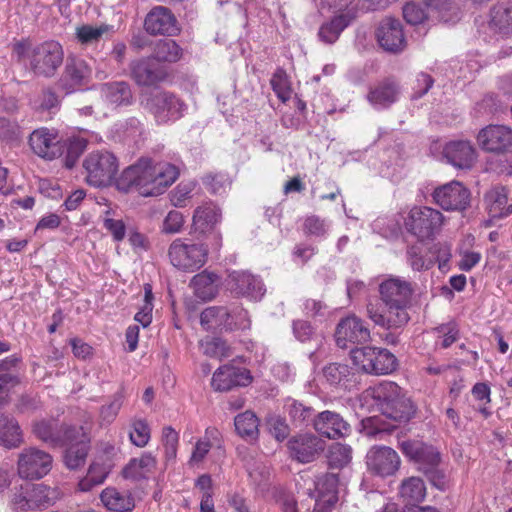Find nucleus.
Instances as JSON below:
<instances>
[{"instance_id":"f257e3e1","label":"nucleus","mask_w":512,"mask_h":512,"mask_svg":"<svg viewBox=\"0 0 512 512\" xmlns=\"http://www.w3.org/2000/svg\"><path fill=\"white\" fill-rule=\"evenodd\" d=\"M380 303L367 304V316L375 325L385 329L403 328L410 321L413 288L410 282L389 278L379 285Z\"/></svg>"},{"instance_id":"f03ea898","label":"nucleus","mask_w":512,"mask_h":512,"mask_svg":"<svg viewBox=\"0 0 512 512\" xmlns=\"http://www.w3.org/2000/svg\"><path fill=\"white\" fill-rule=\"evenodd\" d=\"M177 177L178 170L174 165L167 162L153 163L150 158L142 157L121 173L117 186L123 191L135 187L148 196L172 185Z\"/></svg>"},{"instance_id":"7ed1b4c3","label":"nucleus","mask_w":512,"mask_h":512,"mask_svg":"<svg viewBox=\"0 0 512 512\" xmlns=\"http://www.w3.org/2000/svg\"><path fill=\"white\" fill-rule=\"evenodd\" d=\"M373 399L381 413L395 422H408L415 414L411 399L395 382L379 384L373 390Z\"/></svg>"},{"instance_id":"20e7f679","label":"nucleus","mask_w":512,"mask_h":512,"mask_svg":"<svg viewBox=\"0 0 512 512\" xmlns=\"http://www.w3.org/2000/svg\"><path fill=\"white\" fill-rule=\"evenodd\" d=\"M403 454L417 464V470L423 473L437 489L446 487V475L440 468L441 455L431 445L418 440L403 441L400 445Z\"/></svg>"},{"instance_id":"39448f33","label":"nucleus","mask_w":512,"mask_h":512,"mask_svg":"<svg viewBox=\"0 0 512 512\" xmlns=\"http://www.w3.org/2000/svg\"><path fill=\"white\" fill-rule=\"evenodd\" d=\"M208 253V244L187 238L173 240L168 248L170 263L183 272H194L203 267L207 262Z\"/></svg>"},{"instance_id":"423d86ee","label":"nucleus","mask_w":512,"mask_h":512,"mask_svg":"<svg viewBox=\"0 0 512 512\" xmlns=\"http://www.w3.org/2000/svg\"><path fill=\"white\" fill-rule=\"evenodd\" d=\"M141 104L154 116L158 124L177 121L187 110V104L181 98L167 91L143 95Z\"/></svg>"},{"instance_id":"0eeeda50","label":"nucleus","mask_w":512,"mask_h":512,"mask_svg":"<svg viewBox=\"0 0 512 512\" xmlns=\"http://www.w3.org/2000/svg\"><path fill=\"white\" fill-rule=\"evenodd\" d=\"M353 364L363 372L372 375H385L397 368V359L385 348L364 346L351 349Z\"/></svg>"},{"instance_id":"6e6552de","label":"nucleus","mask_w":512,"mask_h":512,"mask_svg":"<svg viewBox=\"0 0 512 512\" xmlns=\"http://www.w3.org/2000/svg\"><path fill=\"white\" fill-rule=\"evenodd\" d=\"M86 181L94 187H106L112 183L118 172V160L108 151L90 153L83 162Z\"/></svg>"},{"instance_id":"1a4fd4ad","label":"nucleus","mask_w":512,"mask_h":512,"mask_svg":"<svg viewBox=\"0 0 512 512\" xmlns=\"http://www.w3.org/2000/svg\"><path fill=\"white\" fill-rule=\"evenodd\" d=\"M442 223V213L426 206L413 207L405 220L408 232L421 241L433 238L439 232Z\"/></svg>"},{"instance_id":"9d476101","label":"nucleus","mask_w":512,"mask_h":512,"mask_svg":"<svg viewBox=\"0 0 512 512\" xmlns=\"http://www.w3.org/2000/svg\"><path fill=\"white\" fill-rule=\"evenodd\" d=\"M30 67L34 74L51 77L63 62L62 46L56 41H46L35 46L29 55Z\"/></svg>"},{"instance_id":"9b49d317","label":"nucleus","mask_w":512,"mask_h":512,"mask_svg":"<svg viewBox=\"0 0 512 512\" xmlns=\"http://www.w3.org/2000/svg\"><path fill=\"white\" fill-rule=\"evenodd\" d=\"M52 456L39 448L28 447L18 456L17 471L21 478L29 480L41 479L52 469Z\"/></svg>"},{"instance_id":"f8f14e48","label":"nucleus","mask_w":512,"mask_h":512,"mask_svg":"<svg viewBox=\"0 0 512 512\" xmlns=\"http://www.w3.org/2000/svg\"><path fill=\"white\" fill-rule=\"evenodd\" d=\"M325 446V441L311 432L297 433L287 442L290 458L302 464L316 460L324 452Z\"/></svg>"},{"instance_id":"ddd939ff","label":"nucleus","mask_w":512,"mask_h":512,"mask_svg":"<svg viewBox=\"0 0 512 512\" xmlns=\"http://www.w3.org/2000/svg\"><path fill=\"white\" fill-rule=\"evenodd\" d=\"M68 433L71 435L65 439L64 445H67V448L63 455V461L68 469L76 470L86 463L90 450V438L83 426H76Z\"/></svg>"},{"instance_id":"4468645a","label":"nucleus","mask_w":512,"mask_h":512,"mask_svg":"<svg viewBox=\"0 0 512 512\" xmlns=\"http://www.w3.org/2000/svg\"><path fill=\"white\" fill-rule=\"evenodd\" d=\"M434 202L446 211H463L470 205V191L459 181L437 187L432 194Z\"/></svg>"},{"instance_id":"2eb2a0df","label":"nucleus","mask_w":512,"mask_h":512,"mask_svg":"<svg viewBox=\"0 0 512 512\" xmlns=\"http://www.w3.org/2000/svg\"><path fill=\"white\" fill-rule=\"evenodd\" d=\"M338 475L325 473L314 481L315 489H308V495L315 500L314 512H328L338 500Z\"/></svg>"},{"instance_id":"dca6fc26","label":"nucleus","mask_w":512,"mask_h":512,"mask_svg":"<svg viewBox=\"0 0 512 512\" xmlns=\"http://www.w3.org/2000/svg\"><path fill=\"white\" fill-rule=\"evenodd\" d=\"M368 470L380 477L394 475L400 467V457L397 452L387 446H373L367 453Z\"/></svg>"},{"instance_id":"f3484780","label":"nucleus","mask_w":512,"mask_h":512,"mask_svg":"<svg viewBox=\"0 0 512 512\" xmlns=\"http://www.w3.org/2000/svg\"><path fill=\"white\" fill-rule=\"evenodd\" d=\"M477 142L486 152L504 153L512 147V128L490 124L478 132Z\"/></svg>"},{"instance_id":"a211bd4d","label":"nucleus","mask_w":512,"mask_h":512,"mask_svg":"<svg viewBox=\"0 0 512 512\" xmlns=\"http://www.w3.org/2000/svg\"><path fill=\"white\" fill-rule=\"evenodd\" d=\"M220 209L212 202L204 203L197 207L193 213V229L194 232L212 237L214 247L217 249L221 246V234L215 229L216 224L220 221Z\"/></svg>"},{"instance_id":"6ab92c4d","label":"nucleus","mask_w":512,"mask_h":512,"mask_svg":"<svg viewBox=\"0 0 512 512\" xmlns=\"http://www.w3.org/2000/svg\"><path fill=\"white\" fill-rule=\"evenodd\" d=\"M335 340L340 348H347L348 344H361L370 340V330L365 322L351 315L343 318L337 324Z\"/></svg>"},{"instance_id":"aec40b11","label":"nucleus","mask_w":512,"mask_h":512,"mask_svg":"<svg viewBox=\"0 0 512 512\" xmlns=\"http://www.w3.org/2000/svg\"><path fill=\"white\" fill-rule=\"evenodd\" d=\"M376 37L379 45L387 52L399 53L406 46L403 26L395 18L383 19L377 28Z\"/></svg>"},{"instance_id":"412c9836","label":"nucleus","mask_w":512,"mask_h":512,"mask_svg":"<svg viewBox=\"0 0 512 512\" xmlns=\"http://www.w3.org/2000/svg\"><path fill=\"white\" fill-rule=\"evenodd\" d=\"M227 285L235 294L255 301L261 300L266 292L261 279L246 271L229 273Z\"/></svg>"},{"instance_id":"4be33fe9","label":"nucleus","mask_w":512,"mask_h":512,"mask_svg":"<svg viewBox=\"0 0 512 512\" xmlns=\"http://www.w3.org/2000/svg\"><path fill=\"white\" fill-rule=\"evenodd\" d=\"M76 426L59 424L56 419L37 420L32 425V433L34 436L49 444L52 447L63 446L65 439L71 435L68 433L74 430Z\"/></svg>"},{"instance_id":"5701e85b","label":"nucleus","mask_w":512,"mask_h":512,"mask_svg":"<svg viewBox=\"0 0 512 512\" xmlns=\"http://www.w3.org/2000/svg\"><path fill=\"white\" fill-rule=\"evenodd\" d=\"M144 28L148 34L153 36H172L178 31L177 19L169 8L156 6L146 15Z\"/></svg>"},{"instance_id":"b1692460","label":"nucleus","mask_w":512,"mask_h":512,"mask_svg":"<svg viewBox=\"0 0 512 512\" xmlns=\"http://www.w3.org/2000/svg\"><path fill=\"white\" fill-rule=\"evenodd\" d=\"M251 381L250 371L246 368L224 365L214 372L211 385L216 391L226 392L234 387L247 386Z\"/></svg>"},{"instance_id":"393cba45","label":"nucleus","mask_w":512,"mask_h":512,"mask_svg":"<svg viewBox=\"0 0 512 512\" xmlns=\"http://www.w3.org/2000/svg\"><path fill=\"white\" fill-rule=\"evenodd\" d=\"M131 77L139 86H153L163 81L167 72L154 58L146 57L130 64Z\"/></svg>"},{"instance_id":"a878e982","label":"nucleus","mask_w":512,"mask_h":512,"mask_svg":"<svg viewBox=\"0 0 512 512\" xmlns=\"http://www.w3.org/2000/svg\"><path fill=\"white\" fill-rule=\"evenodd\" d=\"M313 427L321 436L329 439L345 437L351 431L350 424L339 413L330 410L318 413Z\"/></svg>"},{"instance_id":"bb28decb","label":"nucleus","mask_w":512,"mask_h":512,"mask_svg":"<svg viewBox=\"0 0 512 512\" xmlns=\"http://www.w3.org/2000/svg\"><path fill=\"white\" fill-rule=\"evenodd\" d=\"M92 74L89 64L81 58L68 57L60 79V84L70 92L77 87L87 85Z\"/></svg>"},{"instance_id":"cd10ccee","label":"nucleus","mask_w":512,"mask_h":512,"mask_svg":"<svg viewBox=\"0 0 512 512\" xmlns=\"http://www.w3.org/2000/svg\"><path fill=\"white\" fill-rule=\"evenodd\" d=\"M442 154L448 163L458 169H470L477 158L474 146L465 140L448 142Z\"/></svg>"},{"instance_id":"c85d7f7f","label":"nucleus","mask_w":512,"mask_h":512,"mask_svg":"<svg viewBox=\"0 0 512 512\" xmlns=\"http://www.w3.org/2000/svg\"><path fill=\"white\" fill-rule=\"evenodd\" d=\"M57 135L47 128L34 130L29 137V145L33 152L45 159L52 160L61 155Z\"/></svg>"},{"instance_id":"c756f323","label":"nucleus","mask_w":512,"mask_h":512,"mask_svg":"<svg viewBox=\"0 0 512 512\" xmlns=\"http://www.w3.org/2000/svg\"><path fill=\"white\" fill-rule=\"evenodd\" d=\"M427 494L426 485L420 477L411 476L404 479L399 486V497L408 507L418 506Z\"/></svg>"},{"instance_id":"7c9ffc66","label":"nucleus","mask_w":512,"mask_h":512,"mask_svg":"<svg viewBox=\"0 0 512 512\" xmlns=\"http://www.w3.org/2000/svg\"><path fill=\"white\" fill-rule=\"evenodd\" d=\"M219 281L217 274L204 270L193 276L190 285L199 299L209 301L218 293Z\"/></svg>"},{"instance_id":"2f4dec72","label":"nucleus","mask_w":512,"mask_h":512,"mask_svg":"<svg viewBox=\"0 0 512 512\" xmlns=\"http://www.w3.org/2000/svg\"><path fill=\"white\" fill-rule=\"evenodd\" d=\"M100 498L105 507L113 512H131L135 507L134 498L128 491L109 487L102 491Z\"/></svg>"},{"instance_id":"473e14b6","label":"nucleus","mask_w":512,"mask_h":512,"mask_svg":"<svg viewBox=\"0 0 512 512\" xmlns=\"http://www.w3.org/2000/svg\"><path fill=\"white\" fill-rule=\"evenodd\" d=\"M291 424L295 427H303L312 424L314 426L315 413L312 406L299 400L288 398L284 404Z\"/></svg>"},{"instance_id":"72a5a7b5","label":"nucleus","mask_w":512,"mask_h":512,"mask_svg":"<svg viewBox=\"0 0 512 512\" xmlns=\"http://www.w3.org/2000/svg\"><path fill=\"white\" fill-rule=\"evenodd\" d=\"M398 93V85L393 80L386 79L370 89L367 100L375 107L386 108L397 100Z\"/></svg>"},{"instance_id":"f704fd0d","label":"nucleus","mask_w":512,"mask_h":512,"mask_svg":"<svg viewBox=\"0 0 512 512\" xmlns=\"http://www.w3.org/2000/svg\"><path fill=\"white\" fill-rule=\"evenodd\" d=\"M488 212L492 219H500L512 214V203L507 205L508 193L505 187H495L485 195Z\"/></svg>"},{"instance_id":"c9c22d12","label":"nucleus","mask_w":512,"mask_h":512,"mask_svg":"<svg viewBox=\"0 0 512 512\" xmlns=\"http://www.w3.org/2000/svg\"><path fill=\"white\" fill-rule=\"evenodd\" d=\"M22 443L23 436L18 422L8 415L0 414V444L13 449Z\"/></svg>"},{"instance_id":"e433bc0d","label":"nucleus","mask_w":512,"mask_h":512,"mask_svg":"<svg viewBox=\"0 0 512 512\" xmlns=\"http://www.w3.org/2000/svg\"><path fill=\"white\" fill-rule=\"evenodd\" d=\"M490 26L504 35H508L512 31L511 0H502L492 8Z\"/></svg>"},{"instance_id":"4c0bfd02","label":"nucleus","mask_w":512,"mask_h":512,"mask_svg":"<svg viewBox=\"0 0 512 512\" xmlns=\"http://www.w3.org/2000/svg\"><path fill=\"white\" fill-rule=\"evenodd\" d=\"M354 15L350 12L337 15L319 29V38L325 43H334L340 33L351 23Z\"/></svg>"},{"instance_id":"58836bf2","label":"nucleus","mask_w":512,"mask_h":512,"mask_svg":"<svg viewBox=\"0 0 512 512\" xmlns=\"http://www.w3.org/2000/svg\"><path fill=\"white\" fill-rule=\"evenodd\" d=\"M101 92L107 102L116 106L128 105L132 100L130 86L123 81L105 83L101 87Z\"/></svg>"},{"instance_id":"ea45409f","label":"nucleus","mask_w":512,"mask_h":512,"mask_svg":"<svg viewBox=\"0 0 512 512\" xmlns=\"http://www.w3.org/2000/svg\"><path fill=\"white\" fill-rule=\"evenodd\" d=\"M112 465L105 461H93L88 469L87 475L79 482L81 491H90L94 486L102 484L109 472Z\"/></svg>"},{"instance_id":"a19ab883","label":"nucleus","mask_w":512,"mask_h":512,"mask_svg":"<svg viewBox=\"0 0 512 512\" xmlns=\"http://www.w3.org/2000/svg\"><path fill=\"white\" fill-rule=\"evenodd\" d=\"M237 433L248 441L256 440L259 436V419L252 411L238 414L234 419Z\"/></svg>"},{"instance_id":"79ce46f5","label":"nucleus","mask_w":512,"mask_h":512,"mask_svg":"<svg viewBox=\"0 0 512 512\" xmlns=\"http://www.w3.org/2000/svg\"><path fill=\"white\" fill-rule=\"evenodd\" d=\"M232 317L230 309L223 306H212L204 309L200 315L201 325L206 328L220 327L228 329L231 325L229 319Z\"/></svg>"},{"instance_id":"37998d69","label":"nucleus","mask_w":512,"mask_h":512,"mask_svg":"<svg viewBox=\"0 0 512 512\" xmlns=\"http://www.w3.org/2000/svg\"><path fill=\"white\" fill-rule=\"evenodd\" d=\"M429 12L435 13V17L448 23L459 19V8L453 0H423Z\"/></svg>"},{"instance_id":"c03bdc74","label":"nucleus","mask_w":512,"mask_h":512,"mask_svg":"<svg viewBox=\"0 0 512 512\" xmlns=\"http://www.w3.org/2000/svg\"><path fill=\"white\" fill-rule=\"evenodd\" d=\"M157 63L176 62L182 57V48L172 39L159 40L151 56Z\"/></svg>"},{"instance_id":"a18cd8bd","label":"nucleus","mask_w":512,"mask_h":512,"mask_svg":"<svg viewBox=\"0 0 512 512\" xmlns=\"http://www.w3.org/2000/svg\"><path fill=\"white\" fill-rule=\"evenodd\" d=\"M113 27L108 24H101L94 27L89 24H84L76 28V39L82 45H91L98 43L104 34L112 32Z\"/></svg>"},{"instance_id":"49530a36","label":"nucleus","mask_w":512,"mask_h":512,"mask_svg":"<svg viewBox=\"0 0 512 512\" xmlns=\"http://www.w3.org/2000/svg\"><path fill=\"white\" fill-rule=\"evenodd\" d=\"M352 459V449L342 443H333L328 450L327 463L332 469H342Z\"/></svg>"},{"instance_id":"de8ad7c7","label":"nucleus","mask_w":512,"mask_h":512,"mask_svg":"<svg viewBox=\"0 0 512 512\" xmlns=\"http://www.w3.org/2000/svg\"><path fill=\"white\" fill-rule=\"evenodd\" d=\"M87 140L81 137H71L64 143L65 151L64 154V165L66 168H73L77 163L80 156L84 153L87 147Z\"/></svg>"},{"instance_id":"09e8293b","label":"nucleus","mask_w":512,"mask_h":512,"mask_svg":"<svg viewBox=\"0 0 512 512\" xmlns=\"http://www.w3.org/2000/svg\"><path fill=\"white\" fill-rule=\"evenodd\" d=\"M350 368L340 363H330L323 368V376L333 386L341 385L348 380Z\"/></svg>"},{"instance_id":"8fccbe9b","label":"nucleus","mask_w":512,"mask_h":512,"mask_svg":"<svg viewBox=\"0 0 512 512\" xmlns=\"http://www.w3.org/2000/svg\"><path fill=\"white\" fill-rule=\"evenodd\" d=\"M30 509L46 507L50 504V489L43 484H27Z\"/></svg>"},{"instance_id":"3c124183","label":"nucleus","mask_w":512,"mask_h":512,"mask_svg":"<svg viewBox=\"0 0 512 512\" xmlns=\"http://www.w3.org/2000/svg\"><path fill=\"white\" fill-rule=\"evenodd\" d=\"M206 189L212 194H223L230 187L231 181L225 173H209L203 178Z\"/></svg>"},{"instance_id":"603ef678","label":"nucleus","mask_w":512,"mask_h":512,"mask_svg":"<svg viewBox=\"0 0 512 512\" xmlns=\"http://www.w3.org/2000/svg\"><path fill=\"white\" fill-rule=\"evenodd\" d=\"M22 138V130L17 121L0 117V140L6 143H14Z\"/></svg>"},{"instance_id":"864d4df0","label":"nucleus","mask_w":512,"mask_h":512,"mask_svg":"<svg viewBox=\"0 0 512 512\" xmlns=\"http://www.w3.org/2000/svg\"><path fill=\"white\" fill-rule=\"evenodd\" d=\"M131 442L137 447H144L150 439V428L148 423L142 419L132 422V431L129 433Z\"/></svg>"},{"instance_id":"5fc2aeb1","label":"nucleus","mask_w":512,"mask_h":512,"mask_svg":"<svg viewBox=\"0 0 512 512\" xmlns=\"http://www.w3.org/2000/svg\"><path fill=\"white\" fill-rule=\"evenodd\" d=\"M292 331L294 337L301 343H308L318 339L315 328L306 320H294Z\"/></svg>"},{"instance_id":"6e6d98bb","label":"nucleus","mask_w":512,"mask_h":512,"mask_svg":"<svg viewBox=\"0 0 512 512\" xmlns=\"http://www.w3.org/2000/svg\"><path fill=\"white\" fill-rule=\"evenodd\" d=\"M271 87L279 99L286 101L290 98V89L286 72L282 68H278L270 80Z\"/></svg>"},{"instance_id":"4d7b16f0","label":"nucleus","mask_w":512,"mask_h":512,"mask_svg":"<svg viewBox=\"0 0 512 512\" xmlns=\"http://www.w3.org/2000/svg\"><path fill=\"white\" fill-rule=\"evenodd\" d=\"M162 441L165 448L166 459L174 460L176 458L179 441L178 433L171 426L164 427Z\"/></svg>"},{"instance_id":"13d9d810","label":"nucleus","mask_w":512,"mask_h":512,"mask_svg":"<svg viewBox=\"0 0 512 512\" xmlns=\"http://www.w3.org/2000/svg\"><path fill=\"white\" fill-rule=\"evenodd\" d=\"M232 317L229 319L231 325H228V330H246L250 328L251 321L247 310L240 306H234L230 309Z\"/></svg>"},{"instance_id":"bf43d9fd","label":"nucleus","mask_w":512,"mask_h":512,"mask_svg":"<svg viewBox=\"0 0 512 512\" xmlns=\"http://www.w3.org/2000/svg\"><path fill=\"white\" fill-rule=\"evenodd\" d=\"M403 17L407 23L418 25L428 18V13L418 4L408 3L403 7Z\"/></svg>"},{"instance_id":"052dcab7","label":"nucleus","mask_w":512,"mask_h":512,"mask_svg":"<svg viewBox=\"0 0 512 512\" xmlns=\"http://www.w3.org/2000/svg\"><path fill=\"white\" fill-rule=\"evenodd\" d=\"M184 224V217L181 212L172 210L163 220L162 232L175 234L181 231Z\"/></svg>"},{"instance_id":"680f3d73","label":"nucleus","mask_w":512,"mask_h":512,"mask_svg":"<svg viewBox=\"0 0 512 512\" xmlns=\"http://www.w3.org/2000/svg\"><path fill=\"white\" fill-rule=\"evenodd\" d=\"M268 426L271 434L278 441H283L289 435L290 428L286 421L279 416H272L268 419Z\"/></svg>"},{"instance_id":"e2e57ef3","label":"nucleus","mask_w":512,"mask_h":512,"mask_svg":"<svg viewBox=\"0 0 512 512\" xmlns=\"http://www.w3.org/2000/svg\"><path fill=\"white\" fill-rule=\"evenodd\" d=\"M442 336L441 347L448 348L459 338V330L455 323L442 324L436 328Z\"/></svg>"},{"instance_id":"0e129e2a","label":"nucleus","mask_w":512,"mask_h":512,"mask_svg":"<svg viewBox=\"0 0 512 512\" xmlns=\"http://www.w3.org/2000/svg\"><path fill=\"white\" fill-rule=\"evenodd\" d=\"M103 227L112 235L117 242L122 241L126 234V226L122 220L109 217L103 219Z\"/></svg>"},{"instance_id":"69168bd1","label":"nucleus","mask_w":512,"mask_h":512,"mask_svg":"<svg viewBox=\"0 0 512 512\" xmlns=\"http://www.w3.org/2000/svg\"><path fill=\"white\" fill-rule=\"evenodd\" d=\"M408 260L413 270H427L433 266L432 260H425L418 247L412 246L407 251Z\"/></svg>"},{"instance_id":"338daca9","label":"nucleus","mask_w":512,"mask_h":512,"mask_svg":"<svg viewBox=\"0 0 512 512\" xmlns=\"http://www.w3.org/2000/svg\"><path fill=\"white\" fill-rule=\"evenodd\" d=\"M204 348V353L211 357H224L227 356L226 353V342L221 338H212L210 340L205 341L202 344Z\"/></svg>"},{"instance_id":"774afa93","label":"nucleus","mask_w":512,"mask_h":512,"mask_svg":"<svg viewBox=\"0 0 512 512\" xmlns=\"http://www.w3.org/2000/svg\"><path fill=\"white\" fill-rule=\"evenodd\" d=\"M304 231L310 235L323 236L327 231V225L325 220L320 219L318 216L312 215L305 219Z\"/></svg>"}]
</instances>
